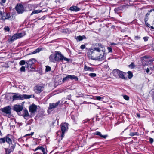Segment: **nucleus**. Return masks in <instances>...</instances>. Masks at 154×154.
I'll use <instances>...</instances> for the list:
<instances>
[{"mask_svg":"<svg viewBox=\"0 0 154 154\" xmlns=\"http://www.w3.org/2000/svg\"><path fill=\"white\" fill-rule=\"evenodd\" d=\"M15 8L17 13L19 14L22 13L24 11L23 6L20 3L17 4Z\"/></svg>","mask_w":154,"mask_h":154,"instance_id":"obj_8","label":"nucleus"},{"mask_svg":"<svg viewBox=\"0 0 154 154\" xmlns=\"http://www.w3.org/2000/svg\"><path fill=\"white\" fill-rule=\"evenodd\" d=\"M6 153L5 154H10V152H7V151H5Z\"/></svg>","mask_w":154,"mask_h":154,"instance_id":"obj_53","label":"nucleus"},{"mask_svg":"<svg viewBox=\"0 0 154 154\" xmlns=\"http://www.w3.org/2000/svg\"><path fill=\"white\" fill-rule=\"evenodd\" d=\"M24 113L23 114H20V115L23 116L24 117H29V115L28 110L26 109H23Z\"/></svg>","mask_w":154,"mask_h":154,"instance_id":"obj_19","label":"nucleus"},{"mask_svg":"<svg viewBox=\"0 0 154 154\" xmlns=\"http://www.w3.org/2000/svg\"><path fill=\"white\" fill-rule=\"evenodd\" d=\"M134 63H132L131 64L129 65L128 66L130 67H132V66L134 65Z\"/></svg>","mask_w":154,"mask_h":154,"instance_id":"obj_45","label":"nucleus"},{"mask_svg":"<svg viewBox=\"0 0 154 154\" xmlns=\"http://www.w3.org/2000/svg\"><path fill=\"white\" fill-rule=\"evenodd\" d=\"M137 116L138 117H140V115L139 114H137Z\"/></svg>","mask_w":154,"mask_h":154,"instance_id":"obj_56","label":"nucleus"},{"mask_svg":"<svg viewBox=\"0 0 154 154\" xmlns=\"http://www.w3.org/2000/svg\"><path fill=\"white\" fill-rule=\"evenodd\" d=\"M142 63L143 65H146L148 63V57L147 56H144L141 58Z\"/></svg>","mask_w":154,"mask_h":154,"instance_id":"obj_15","label":"nucleus"},{"mask_svg":"<svg viewBox=\"0 0 154 154\" xmlns=\"http://www.w3.org/2000/svg\"><path fill=\"white\" fill-rule=\"evenodd\" d=\"M9 135H7L5 137V141L9 144L12 143V140L11 139L8 137V136Z\"/></svg>","mask_w":154,"mask_h":154,"instance_id":"obj_24","label":"nucleus"},{"mask_svg":"<svg viewBox=\"0 0 154 154\" xmlns=\"http://www.w3.org/2000/svg\"><path fill=\"white\" fill-rule=\"evenodd\" d=\"M4 30L7 31H9L10 29L8 27H7L4 28Z\"/></svg>","mask_w":154,"mask_h":154,"instance_id":"obj_37","label":"nucleus"},{"mask_svg":"<svg viewBox=\"0 0 154 154\" xmlns=\"http://www.w3.org/2000/svg\"><path fill=\"white\" fill-rule=\"evenodd\" d=\"M107 49L109 51V52H112V49L111 48V47H108L107 48Z\"/></svg>","mask_w":154,"mask_h":154,"instance_id":"obj_40","label":"nucleus"},{"mask_svg":"<svg viewBox=\"0 0 154 154\" xmlns=\"http://www.w3.org/2000/svg\"><path fill=\"white\" fill-rule=\"evenodd\" d=\"M149 140L151 143H152L153 142V139L151 138H149Z\"/></svg>","mask_w":154,"mask_h":154,"instance_id":"obj_42","label":"nucleus"},{"mask_svg":"<svg viewBox=\"0 0 154 154\" xmlns=\"http://www.w3.org/2000/svg\"><path fill=\"white\" fill-rule=\"evenodd\" d=\"M6 0H1V2L0 3L2 4V3H4L5 2Z\"/></svg>","mask_w":154,"mask_h":154,"instance_id":"obj_50","label":"nucleus"},{"mask_svg":"<svg viewBox=\"0 0 154 154\" xmlns=\"http://www.w3.org/2000/svg\"><path fill=\"white\" fill-rule=\"evenodd\" d=\"M149 71V69L147 68L146 70V72L147 73H148Z\"/></svg>","mask_w":154,"mask_h":154,"instance_id":"obj_52","label":"nucleus"},{"mask_svg":"<svg viewBox=\"0 0 154 154\" xmlns=\"http://www.w3.org/2000/svg\"><path fill=\"white\" fill-rule=\"evenodd\" d=\"M12 94H14L12 96L13 101L18 100H23L24 99H29L32 97V96L33 97H34V95H28L24 94L21 95L18 93H12Z\"/></svg>","mask_w":154,"mask_h":154,"instance_id":"obj_2","label":"nucleus"},{"mask_svg":"<svg viewBox=\"0 0 154 154\" xmlns=\"http://www.w3.org/2000/svg\"><path fill=\"white\" fill-rule=\"evenodd\" d=\"M38 150H40L41 151L43 152V154H47V150L46 149H45L42 146H38L34 150L35 151H36Z\"/></svg>","mask_w":154,"mask_h":154,"instance_id":"obj_17","label":"nucleus"},{"mask_svg":"<svg viewBox=\"0 0 154 154\" xmlns=\"http://www.w3.org/2000/svg\"><path fill=\"white\" fill-rule=\"evenodd\" d=\"M21 72H25V66H22L20 68Z\"/></svg>","mask_w":154,"mask_h":154,"instance_id":"obj_34","label":"nucleus"},{"mask_svg":"<svg viewBox=\"0 0 154 154\" xmlns=\"http://www.w3.org/2000/svg\"><path fill=\"white\" fill-rule=\"evenodd\" d=\"M70 10L74 11H77L80 10V8L77 6H72L70 8Z\"/></svg>","mask_w":154,"mask_h":154,"instance_id":"obj_20","label":"nucleus"},{"mask_svg":"<svg viewBox=\"0 0 154 154\" xmlns=\"http://www.w3.org/2000/svg\"><path fill=\"white\" fill-rule=\"evenodd\" d=\"M37 106L34 104L30 106L29 107V112L32 113H34L36 111Z\"/></svg>","mask_w":154,"mask_h":154,"instance_id":"obj_14","label":"nucleus"},{"mask_svg":"<svg viewBox=\"0 0 154 154\" xmlns=\"http://www.w3.org/2000/svg\"><path fill=\"white\" fill-rule=\"evenodd\" d=\"M43 86L37 85L34 88V91L37 94H39L43 91Z\"/></svg>","mask_w":154,"mask_h":154,"instance_id":"obj_13","label":"nucleus"},{"mask_svg":"<svg viewBox=\"0 0 154 154\" xmlns=\"http://www.w3.org/2000/svg\"><path fill=\"white\" fill-rule=\"evenodd\" d=\"M94 135L99 136L101 137L104 139H106L107 138V137L108 136V135H102L101 134V132L99 131H96L94 133Z\"/></svg>","mask_w":154,"mask_h":154,"instance_id":"obj_18","label":"nucleus"},{"mask_svg":"<svg viewBox=\"0 0 154 154\" xmlns=\"http://www.w3.org/2000/svg\"><path fill=\"white\" fill-rule=\"evenodd\" d=\"M5 12H3L0 10V16H2V15H4L5 14Z\"/></svg>","mask_w":154,"mask_h":154,"instance_id":"obj_43","label":"nucleus"},{"mask_svg":"<svg viewBox=\"0 0 154 154\" xmlns=\"http://www.w3.org/2000/svg\"><path fill=\"white\" fill-rule=\"evenodd\" d=\"M149 37H144L143 38V39L145 41H147L148 40Z\"/></svg>","mask_w":154,"mask_h":154,"instance_id":"obj_39","label":"nucleus"},{"mask_svg":"<svg viewBox=\"0 0 154 154\" xmlns=\"http://www.w3.org/2000/svg\"><path fill=\"white\" fill-rule=\"evenodd\" d=\"M60 100L55 103H50L48 109H51L56 107L60 104Z\"/></svg>","mask_w":154,"mask_h":154,"instance_id":"obj_16","label":"nucleus"},{"mask_svg":"<svg viewBox=\"0 0 154 154\" xmlns=\"http://www.w3.org/2000/svg\"><path fill=\"white\" fill-rule=\"evenodd\" d=\"M145 23V24L147 26H148V27L149 28V27H150V26H151L150 25V24H149L148 23Z\"/></svg>","mask_w":154,"mask_h":154,"instance_id":"obj_46","label":"nucleus"},{"mask_svg":"<svg viewBox=\"0 0 154 154\" xmlns=\"http://www.w3.org/2000/svg\"><path fill=\"white\" fill-rule=\"evenodd\" d=\"M25 35V33H17L14 34L11 38L8 39V41L12 43L13 42L18 39L20 38Z\"/></svg>","mask_w":154,"mask_h":154,"instance_id":"obj_7","label":"nucleus"},{"mask_svg":"<svg viewBox=\"0 0 154 154\" xmlns=\"http://www.w3.org/2000/svg\"><path fill=\"white\" fill-rule=\"evenodd\" d=\"M152 10H153V11H154V9H152Z\"/></svg>","mask_w":154,"mask_h":154,"instance_id":"obj_60","label":"nucleus"},{"mask_svg":"<svg viewBox=\"0 0 154 154\" xmlns=\"http://www.w3.org/2000/svg\"><path fill=\"white\" fill-rule=\"evenodd\" d=\"M41 50V48H38L36 49L32 53V54H35L37 53H38Z\"/></svg>","mask_w":154,"mask_h":154,"instance_id":"obj_25","label":"nucleus"},{"mask_svg":"<svg viewBox=\"0 0 154 154\" xmlns=\"http://www.w3.org/2000/svg\"><path fill=\"white\" fill-rule=\"evenodd\" d=\"M153 11L152 9H151L149 11V12L150 13Z\"/></svg>","mask_w":154,"mask_h":154,"instance_id":"obj_55","label":"nucleus"},{"mask_svg":"<svg viewBox=\"0 0 154 154\" xmlns=\"http://www.w3.org/2000/svg\"><path fill=\"white\" fill-rule=\"evenodd\" d=\"M5 15H6V14H5L4 15H2V16H1L2 17V19H3V20H5Z\"/></svg>","mask_w":154,"mask_h":154,"instance_id":"obj_48","label":"nucleus"},{"mask_svg":"<svg viewBox=\"0 0 154 154\" xmlns=\"http://www.w3.org/2000/svg\"><path fill=\"white\" fill-rule=\"evenodd\" d=\"M11 107L10 106H8L3 108H1L0 110L3 113V115H6L8 116V117L9 118L11 114Z\"/></svg>","mask_w":154,"mask_h":154,"instance_id":"obj_5","label":"nucleus"},{"mask_svg":"<svg viewBox=\"0 0 154 154\" xmlns=\"http://www.w3.org/2000/svg\"><path fill=\"white\" fill-rule=\"evenodd\" d=\"M128 77L129 79H131L133 76L132 73L131 71H129L128 72Z\"/></svg>","mask_w":154,"mask_h":154,"instance_id":"obj_27","label":"nucleus"},{"mask_svg":"<svg viewBox=\"0 0 154 154\" xmlns=\"http://www.w3.org/2000/svg\"><path fill=\"white\" fill-rule=\"evenodd\" d=\"M140 38V37H139V36H135V39L136 40L139 39Z\"/></svg>","mask_w":154,"mask_h":154,"instance_id":"obj_44","label":"nucleus"},{"mask_svg":"<svg viewBox=\"0 0 154 154\" xmlns=\"http://www.w3.org/2000/svg\"><path fill=\"white\" fill-rule=\"evenodd\" d=\"M68 124L67 123H64L61 124L60 125L61 132L60 131H58L57 132V133H58L60 132L61 133V137L62 138H63V137L66 131L68 129Z\"/></svg>","mask_w":154,"mask_h":154,"instance_id":"obj_6","label":"nucleus"},{"mask_svg":"<svg viewBox=\"0 0 154 154\" xmlns=\"http://www.w3.org/2000/svg\"><path fill=\"white\" fill-rule=\"evenodd\" d=\"M2 133L1 132V131H0V135L1 136L2 135Z\"/></svg>","mask_w":154,"mask_h":154,"instance_id":"obj_59","label":"nucleus"},{"mask_svg":"<svg viewBox=\"0 0 154 154\" xmlns=\"http://www.w3.org/2000/svg\"><path fill=\"white\" fill-rule=\"evenodd\" d=\"M85 45H82L80 47V48L82 49H83L85 48Z\"/></svg>","mask_w":154,"mask_h":154,"instance_id":"obj_41","label":"nucleus"},{"mask_svg":"<svg viewBox=\"0 0 154 154\" xmlns=\"http://www.w3.org/2000/svg\"><path fill=\"white\" fill-rule=\"evenodd\" d=\"M84 69L85 71H93L94 69L90 67H88L86 65H84Z\"/></svg>","mask_w":154,"mask_h":154,"instance_id":"obj_22","label":"nucleus"},{"mask_svg":"<svg viewBox=\"0 0 154 154\" xmlns=\"http://www.w3.org/2000/svg\"><path fill=\"white\" fill-rule=\"evenodd\" d=\"M148 20V18H145L144 19V21L145 22V23H147V21Z\"/></svg>","mask_w":154,"mask_h":154,"instance_id":"obj_51","label":"nucleus"},{"mask_svg":"<svg viewBox=\"0 0 154 154\" xmlns=\"http://www.w3.org/2000/svg\"><path fill=\"white\" fill-rule=\"evenodd\" d=\"M42 10H35L33 11L31 13V15H32L34 14H37V13H38L41 12H42Z\"/></svg>","mask_w":154,"mask_h":154,"instance_id":"obj_26","label":"nucleus"},{"mask_svg":"<svg viewBox=\"0 0 154 154\" xmlns=\"http://www.w3.org/2000/svg\"><path fill=\"white\" fill-rule=\"evenodd\" d=\"M89 58L102 61L105 58V53L104 46L101 44H98L94 49H90L88 52Z\"/></svg>","mask_w":154,"mask_h":154,"instance_id":"obj_1","label":"nucleus"},{"mask_svg":"<svg viewBox=\"0 0 154 154\" xmlns=\"http://www.w3.org/2000/svg\"><path fill=\"white\" fill-rule=\"evenodd\" d=\"M51 70V68L50 67L48 66H46V67L45 71L46 72L49 71Z\"/></svg>","mask_w":154,"mask_h":154,"instance_id":"obj_32","label":"nucleus"},{"mask_svg":"<svg viewBox=\"0 0 154 154\" xmlns=\"http://www.w3.org/2000/svg\"><path fill=\"white\" fill-rule=\"evenodd\" d=\"M85 38V36L84 35H83L82 36H78L77 37H76L75 39L77 40V42L81 41L84 38Z\"/></svg>","mask_w":154,"mask_h":154,"instance_id":"obj_23","label":"nucleus"},{"mask_svg":"<svg viewBox=\"0 0 154 154\" xmlns=\"http://www.w3.org/2000/svg\"><path fill=\"white\" fill-rule=\"evenodd\" d=\"M119 10V8H116L114 9V11L115 12H117Z\"/></svg>","mask_w":154,"mask_h":154,"instance_id":"obj_38","label":"nucleus"},{"mask_svg":"<svg viewBox=\"0 0 154 154\" xmlns=\"http://www.w3.org/2000/svg\"><path fill=\"white\" fill-rule=\"evenodd\" d=\"M150 15V14L149 13H147L145 15V18H147L148 16Z\"/></svg>","mask_w":154,"mask_h":154,"instance_id":"obj_49","label":"nucleus"},{"mask_svg":"<svg viewBox=\"0 0 154 154\" xmlns=\"http://www.w3.org/2000/svg\"><path fill=\"white\" fill-rule=\"evenodd\" d=\"M5 14H6V16L5 18V19H8L10 17V14L9 13L5 12Z\"/></svg>","mask_w":154,"mask_h":154,"instance_id":"obj_28","label":"nucleus"},{"mask_svg":"<svg viewBox=\"0 0 154 154\" xmlns=\"http://www.w3.org/2000/svg\"><path fill=\"white\" fill-rule=\"evenodd\" d=\"M111 45H116V44H115V43H111Z\"/></svg>","mask_w":154,"mask_h":154,"instance_id":"obj_54","label":"nucleus"},{"mask_svg":"<svg viewBox=\"0 0 154 154\" xmlns=\"http://www.w3.org/2000/svg\"><path fill=\"white\" fill-rule=\"evenodd\" d=\"M150 28L153 29H154V28L152 26H150Z\"/></svg>","mask_w":154,"mask_h":154,"instance_id":"obj_57","label":"nucleus"},{"mask_svg":"<svg viewBox=\"0 0 154 154\" xmlns=\"http://www.w3.org/2000/svg\"><path fill=\"white\" fill-rule=\"evenodd\" d=\"M69 79H71L72 80H73V79H75L76 81L78 80V78L77 76L74 75H68L66 77L63 78V81L64 82L66 81H68Z\"/></svg>","mask_w":154,"mask_h":154,"instance_id":"obj_10","label":"nucleus"},{"mask_svg":"<svg viewBox=\"0 0 154 154\" xmlns=\"http://www.w3.org/2000/svg\"><path fill=\"white\" fill-rule=\"evenodd\" d=\"M35 61V59L34 58H32L28 60H27L26 62V63L27 64V68L29 67L31 68H33L32 65L34 63Z\"/></svg>","mask_w":154,"mask_h":154,"instance_id":"obj_11","label":"nucleus"},{"mask_svg":"<svg viewBox=\"0 0 154 154\" xmlns=\"http://www.w3.org/2000/svg\"><path fill=\"white\" fill-rule=\"evenodd\" d=\"M124 98L127 100H129V97L126 95H123Z\"/></svg>","mask_w":154,"mask_h":154,"instance_id":"obj_31","label":"nucleus"},{"mask_svg":"<svg viewBox=\"0 0 154 154\" xmlns=\"http://www.w3.org/2000/svg\"><path fill=\"white\" fill-rule=\"evenodd\" d=\"M113 75L116 78L119 77L122 79H126V77H125L126 74V73L122 72L117 69H114L112 71Z\"/></svg>","mask_w":154,"mask_h":154,"instance_id":"obj_3","label":"nucleus"},{"mask_svg":"<svg viewBox=\"0 0 154 154\" xmlns=\"http://www.w3.org/2000/svg\"><path fill=\"white\" fill-rule=\"evenodd\" d=\"M103 99L102 97H100V96H96V99L97 100H100Z\"/></svg>","mask_w":154,"mask_h":154,"instance_id":"obj_36","label":"nucleus"},{"mask_svg":"<svg viewBox=\"0 0 154 154\" xmlns=\"http://www.w3.org/2000/svg\"><path fill=\"white\" fill-rule=\"evenodd\" d=\"M55 56V54H51L49 57L50 61L53 62H54L56 61Z\"/></svg>","mask_w":154,"mask_h":154,"instance_id":"obj_21","label":"nucleus"},{"mask_svg":"<svg viewBox=\"0 0 154 154\" xmlns=\"http://www.w3.org/2000/svg\"><path fill=\"white\" fill-rule=\"evenodd\" d=\"M5 137L0 138V143H5Z\"/></svg>","mask_w":154,"mask_h":154,"instance_id":"obj_30","label":"nucleus"},{"mask_svg":"<svg viewBox=\"0 0 154 154\" xmlns=\"http://www.w3.org/2000/svg\"><path fill=\"white\" fill-rule=\"evenodd\" d=\"M13 109L20 115L21 113L20 112L23 109V106L20 104L15 105L14 106Z\"/></svg>","mask_w":154,"mask_h":154,"instance_id":"obj_9","label":"nucleus"},{"mask_svg":"<svg viewBox=\"0 0 154 154\" xmlns=\"http://www.w3.org/2000/svg\"><path fill=\"white\" fill-rule=\"evenodd\" d=\"M26 63V62L25 60H22L20 62L19 64L21 66L23 65H25Z\"/></svg>","mask_w":154,"mask_h":154,"instance_id":"obj_29","label":"nucleus"},{"mask_svg":"<svg viewBox=\"0 0 154 154\" xmlns=\"http://www.w3.org/2000/svg\"><path fill=\"white\" fill-rule=\"evenodd\" d=\"M15 147V143L14 144L11 143L9 144V146L8 148H5V151L7 152H10V153L11 152H13Z\"/></svg>","mask_w":154,"mask_h":154,"instance_id":"obj_12","label":"nucleus"},{"mask_svg":"<svg viewBox=\"0 0 154 154\" xmlns=\"http://www.w3.org/2000/svg\"><path fill=\"white\" fill-rule=\"evenodd\" d=\"M137 132H130L129 135L131 136H133L135 135H137Z\"/></svg>","mask_w":154,"mask_h":154,"instance_id":"obj_33","label":"nucleus"},{"mask_svg":"<svg viewBox=\"0 0 154 154\" xmlns=\"http://www.w3.org/2000/svg\"><path fill=\"white\" fill-rule=\"evenodd\" d=\"M96 74L94 73H91L89 74V76H90L91 77H94L96 76Z\"/></svg>","mask_w":154,"mask_h":154,"instance_id":"obj_35","label":"nucleus"},{"mask_svg":"<svg viewBox=\"0 0 154 154\" xmlns=\"http://www.w3.org/2000/svg\"><path fill=\"white\" fill-rule=\"evenodd\" d=\"M152 98L153 100V101H154V95L152 97Z\"/></svg>","mask_w":154,"mask_h":154,"instance_id":"obj_58","label":"nucleus"},{"mask_svg":"<svg viewBox=\"0 0 154 154\" xmlns=\"http://www.w3.org/2000/svg\"><path fill=\"white\" fill-rule=\"evenodd\" d=\"M55 52V57L56 61L65 60L68 62L69 61V59L65 57L61 54L60 52L56 51Z\"/></svg>","mask_w":154,"mask_h":154,"instance_id":"obj_4","label":"nucleus"},{"mask_svg":"<svg viewBox=\"0 0 154 154\" xmlns=\"http://www.w3.org/2000/svg\"><path fill=\"white\" fill-rule=\"evenodd\" d=\"M34 134V132H32L31 134H26V136H30V135H32Z\"/></svg>","mask_w":154,"mask_h":154,"instance_id":"obj_47","label":"nucleus"}]
</instances>
